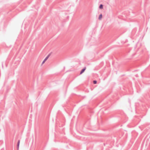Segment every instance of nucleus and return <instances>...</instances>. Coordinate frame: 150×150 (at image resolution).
<instances>
[{"mask_svg": "<svg viewBox=\"0 0 150 150\" xmlns=\"http://www.w3.org/2000/svg\"><path fill=\"white\" fill-rule=\"evenodd\" d=\"M48 57H46V58L44 60V61L42 62V65L45 63V62L47 59H48Z\"/></svg>", "mask_w": 150, "mask_h": 150, "instance_id": "1", "label": "nucleus"}, {"mask_svg": "<svg viewBox=\"0 0 150 150\" xmlns=\"http://www.w3.org/2000/svg\"><path fill=\"white\" fill-rule=\"evenodd\" d=\"M86 69V67H85V68H84L83 69H82L81 70V71L80 74H82L84 72V71H85V70Z\"/></svg>", "mask_w": 150, "mask_h": 150, "instance_id": "2", "label": "nucleus"}, {"mask_svg": "<svg viewBox=\"0 0 150 150\" xmlns=\"http://www.w3.org/2000/svg\"><path fill=\"white\" fill-rule=\"evenodd\" d=\"M102 15L101 14L99 15L98 18L99 20H101L102 19Z\"/></svg>", "mask_w": 150, "mask_h": 150, "instance_id": "3", "label": "nucleus"}, {"mask_svg": "<svg viewBox=\"0 0 150 150\" xmlns=\"http://www.w3.org/2000/svg\"><path fill=\"white\" fill-rule=\"evenodd\" d=\"M20 141H18V145H17V149H19V144H20Z\"/></svg>", "mask_w": 150, "mask_h": 150, "instance_id": "4", "label": "nucleus"}, {"mask_svg": "<svg viewBox=\"0 0 150 150\" xmlns=\"http://www.w3.org/2000/svg\"><path fill=\"white\" fill-rule=\"evenodd\" d=\"M99 8L100 9H103V6L102 4H101L100 5V6H99Z\"/></svg>", "mask_w": 150, "mask_h": 150, "instance_id": "5", "label": "nucleus"}, {"mask_svg": "<svg viewBox=\"0 0 150 150\" xmlns=\"http://www.w3.org/2000/svg\"><path fill=\"white\" fill-rule=\"evenodd\" d=\"M93 82L94 84H96L97 83V81H94Z\"/></svg>", "mask_w": 150, "mask_h": 150, "instance_id": "6", "label": "nucleus"}]
</instances>
